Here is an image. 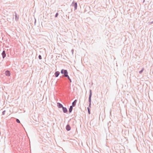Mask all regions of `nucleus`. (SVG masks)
<instances>
[{"mask_svg": "<svg viewBox=\"0 0 153 153\" xmlns=\"http://www.w3.org/2000/svg\"><path fill=\"white\" fill-rule=\"evenodd\" d=\"M1 55L3 58H4L6 56V54L5 51H3L1 53Z\"/></svg>", "mask_w": 153, "mask_h": 153, "instance_id": "nucleus-4", "label": "nucleus"}, {"mask_svg": "<svg viewBox=\"0 0 153 153\" xmlns=\"http://www.w3.org/2000/svg\"><path fill=\"white\" fill-rule=\"evenodd\" d=\"M5 75L7 76H9L10 75V73L9 71L8 70L6 71L5 73Z\"/></svg>", "mask_w": 153, "mask_h": 153, "instance_id": "nucleus-3", "label": "nucleus"}, {"mask_svg": "<svg viewBox=\"0 0 153 153\" xmlns=\"http://www.w3.org/2000/svg\"><path fill=\"white\" fill-rule=\"evenodd\" d=\"M73 106H71L70 107H69V113H71L72 111V110H73Z\"/></svg>", "mask_w": 153, "mask_h": 153, "instance_id": "nucleus-11", "label": "nucleus"}, {"mask_svg": "<svg viewBox=\"0 0 153 153\" xmlns=\"http://www.w3.org/2000/svg\"><path fill=\"white\" fill-rule=\"evenodd\" d=\"M58 15H59L58 13H57L55 15V17H57L58 16Z\"/></svg>", "mask_w": 153, "mask_h": 153, "instance_id": "nucleus-19", "label": "nucleus"}, {"mask_svg": "<svg viewBox=\"0 0 153 153\" xmlns=\"http://www.w3.org/2000/svg\"><path fill=\"white\" fill-rule=\"evenodd\" d=\"M92 91L91 89L89 90V94L88 98V102H89V107H91V97L92 96Z\"/></svg>", "mask_w": 153, "mask_h": 153, "instance_id": "nucleus-2", "label": "nucleus"}, {"mask_svg": "<svg viewBox=\"0 0 153 153\" xmlns=\"http://www.w3.org/2000/svg\"><path fill=\"white\" fill-rule=\"evenodd\" d=\"M61 73L62 74H63L62 75L63 77H66L68 76V72L66 70L62 69L61 71Z\"/></svg>", "mask_w": 153, "mask_h": 153, "instance_id": "nucleus-1", "label": "nucleus"}, {"mask_svg": "<svg viewBox=\"0 0 153 153\" xmlns=\"http://www.w3.org/2000/svg\"><path fill=\"white\" fill-rule=\"evenodd\" d=\"M71 52L72 53V54L73 53V52H74V50L73 49H72L71 50Z\"/></svg>", "mask_w": 153, "mask_h": 153, "instance_id": "nucleus-20", "label": "nucleus"}, {"mask_svg": "<svg viewBox=\"0 0 153 153\" xmlns=\"http://www.w3.org/2000/svg\"><path fill=\"white\" fill-rule=\"evenodd\" d=\"M67 77L68 78V79L69 80L70 82V83L72 82L70 78V77L69 76H68H68H67V77Z\"/></svg>", "mask_w": 153, "mask_h": 153, "instance_id": "nucleus-13", "label": "nucleus"}, {"mask_svg": "<svg viewBox=\"0 0 153 153\" xmlns=\"http://www.w3.org/2000/svg\"><path fill=\"white\" fill-rule=\"evenodd\" d=\"M38 57L39 59H42V57L41 55H39Z\"/></svg>", "mask_w": 153, "mask_h": 153, "instance_id": "nucleus-17", "label": "nucleus"}, {"mask_svg": "<svg viewBox=\"0 0 153 153\" xmlns=\"http://www.w3.org/2000/svg\"><path fill=\"white\" fill-rule=\"evenodd\" d=\"M62 109L64 113H66L68 112V110L66 107H63Z\"/></svg>", "mask_w": 153, "mask_h": 153, "instance_id": "nucleus-8", "label": "nucleus"}, {"mask_svg": "<svg viewBox=\"0 0 153 153\" xmlns=\"http://www.w3.org/2000/svg\"><path fill=\"white\" fill-rule=\"evenodd\" d=\"M74 3V7L75 10H76L77 9V3L76 2H74V1L72 2V4Z\"/></svg>", "mask_w": 153, "mask_h": 153, "instance_id": "nucleus-9", "label": "nucleus"}, {"mask_svg": "<svg viewBox=\"0 0 153 153\" xmlns=\"http://www.w3.org/2000/svg\"><path fill=\"white\" fill-rule=\"evenodd\" d=\"M16 122L18 123H20V120L18 119H16Z\"/></svg>", "mask_w": 153, "mask_h": 153, "instance_id": "nucleus-16", "label": "nucleus"}, {"mask_svg": "<svg viewBox=\"0 0 153 153\" xmlns=\"http://www.w3.org/2000/svg\"><path fill=\"white\" fill-rule=\"evenodd\" d=\"M87 109H88V114H91V113H90V108L89 107H88L87 108Z\"/></svg>", "mask_w": 153, "mask_h": 153, "instance_id": "nucleus-15", "label": "nucleus"}, {"mask_svg": "<svg viewBox=\"0 0 153 153\" xmlns=\"http://www.w3.org/2000/svg\"><path fill=\"white\" fill-rule=\"evenodd\" d=\"M57 106L59 108H62L63 107V105L59 102L57 103Z\"/></svg>", "mask_w": 153, "mask_h": 153, "instance_id": "nucleus-6", "label": "nucleus"}, {"mask_svg": "<svg viewBox=\"0 0 153 153\" xmlns=\"http://www.w3.org/2000/svg\"><path fill=\"white\" fill-rule=\"evenodd\" d=\"M77 102V100H75L72 103V105L73 106H75L76 105Z\"/></svg>", "mask_w": 153, "mask_h": 153, "instance_id": "nucleus-10", "label": "nucleus"}, {"mask_svg": "<svg viewBox=\"0 0 153 153\" xmlns=\"http://www.w3.org/2000/svg\"><path fill=\"white\" fill-rule=\"evenodd\" d=\"M153 23V22H152L151 23Z\"/></svg>", "mask_w": 153, "mask_h": 153, "instance_id": "nucleus-22", "label": "nucleus"}, {"mask_svg": "<svg viewBox=\"0 0 153 153\" xmlns=\"http://www.w3.org/2000/svg\"><path fill=\"white\" fill-rule=\"evenodd\" d=\"M5 111H6L5 110H4V111H2V115H4Z\"/></svg>", "mask_w": 153, "mask_h": 153, "instance_id": "nucleus-18", "label": "nucleus"}, {"mask_svg": "<svg viewBox=\"0 0 153 153\" xmlns=\"http://www.w3.org/2000/svg\"><path fill=\"white\" fill-rule=\"evenodd\" d=\"M60 72L59 71H56L54 73V75L56 77H57L59 76L60 74Z\"/></svg>", "mask_w": 153, "mask_h": 153, "instance_id": "nucleus-5", "label": "nucleus"}, {"mask_svg": "<svg viewBox=\"0 0 153 153\" xmlns=\"http://www.w3.org/2000/svg\"><path fill=\"white\" fill-rule=\"evenodd\" d=\"M66 130L67 131H70L71 129V127L69 124H67L66 127Z\"/></svg>", "mask_w": 153, "mask_h": 153, "instance_id": "nucleus-7", "label": "nucleus"}, {"mask_svg": "<svg viewBox=\"0 0 153 153\" xmlns=\"http://www.w3.org/2000/svg\"><path fill=\"white\" fill-rule=\"evenodd\" d=\"M36 22V19H35V23Z\"/></svg>", "mask_w": 153, "mask_h": 153, "instance_id": "nucleus-21", "label": "nucleus"}, {"mask_svg": "<svg viewBox=\"0 0 153 153\" xmlns=\"http://www.w3.org/2000/svg\"><path fill=\"white\" fill-rule=\"evenodd\" d=\"M144 70V68H142V70L139 71V74H141L143 72V71Z\"/></svg>", "mask_w": 153, "mask_h": 153, "instance_id": "nucleus-14", "label": "nucleus"}, {"mask_svg": "<svg viewBox=\"0 0 153 153\" xmlns=\"http://www.w3.org/2000/svg\"><path fill=\"white\" fill-rule=\"evenodd\" d=\"M15 20H17L19 19V17H17V14L15 12Z\"/></svg>", "mask_w": 153, "mask_h": 153, "instance_id": "nucleus-12", "label": "nucleus"}]
</instances>
